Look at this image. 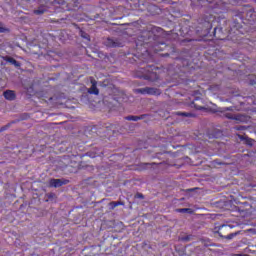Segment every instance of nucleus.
Listing matches in <instances>:
<instances>
[{
	"instance_id": "obj_1",
	"label": "nucleus",
	"mask_w": 256,
	"mask_h": 256,
	"mask_svg": "<svg viewBox=\"0 0 256 256\" xmlns=\"http://www.w3.org/2000/svg\"><path fill=\"white\" fill-rule=\"evenodd\" d=\"M155 33L161 35L163 33V29L161 27L152 26L149 31L143 32L140 36V40H142L141 45L146 49L145 53H160V57L178 59V57L175 56V53H177L175 46L160 41L159 35Z\"/></svg>"
},
{
	"instance_id": "obj_2",
	"label": "nucleus",
	"mask_w": 256,
	"mask_h": 256,
	"mask_svg": "<svg viewBox=\"0 0 256 256\" xmlns=\"http://www.w3.org/2000/svg\"><path fill=\"white\" fill-rule=\"evenodd\" d=\"M159 68L153 65H147L140 68L134 74L137 79H145V81H159Z\"/></svg>"
},
{
	"instance_id": "obj_3",
	"label": "nucleus",
	"mask_w": 256,
	"mask_h": 256,
	"mask_svg": "<svg viewBox=\"0 0 256 256\" xmlns=\"http://www.w3.org/2000/svg\"><path fill=\"white\" fill-rule=\"evenodd\" d=\"M230 227L229 225H220V226H216L214 228V233H217V235H219V237H221V239H227L228 241H231V239H234V237H237V235H239V232H234V233H230L225 235V233H227V231H230Z\"/></svg>"
},
{
	"instance_id": "obj_4",
	"label": "nucleus",
	"mask_w": 256,
	"mask_h": 256,
	"mask_svg": "<svg viewBox=\"0 0 256 256\" xmlns=\"http://www.w3.org/2000/svg\"><path fill=\"white\" fill-rule=\"evenodd\" d=\"M134 93L140 94V95H154L156 97H159L161 95V89L159 88H153V87H145V88H138L134 89Z\"/></svg>"
},
{
	"instance_id": "obj_5",
	"label": "nucleus",
	"mask_w": 256,
	"mask_h": 256,
	"mask_svg": "<svg viewBox=\"0 0 256 256\" xmlns=\"http://www.w3.org/2000/svg\"><path fill=\"white\" fill-rule=\"evenodd\" d=\"M240 21H243V17H246L249 23H256V12L255 10L243 11L239 16Z\"/></svg>"
},
{
	"instance_id": "obj_6",
	"label": "nucleus",
	"mask_w": 256,
	"mask_h": 256,
	"mask_svg": "<svg viewBox=\"0 0 256 256\" xmlns=\"http://www.w3.org/2000/svg\"><path fill=\"white\" fill-rule=\"evenodd\" d=\"M68 183H69L68 179H55V178H52L49 181L50 187H54L55 189H57L59 187H63V185H68Z\"/></svg>"
},
{
	"instance_id": "obj_7",
	"label": "nucleus",
	"mask_w": 256,
	"mask_h": 256,
	"mask_svg": "<svg viewBox=\"0 0 256 256\" xmlns=\"http://www.w3.org/2000/svg\"><path fill=\"white\" fill-rule=\"evenodd\" d=\"M49 7H51V2L46 1L45 4H41L37 9L33 11L34 15H43L47 13Z\"/></svg>"
},
{
	"instance_id": "obj_8",
	"label": "nucleus",
	"mask_w": 256,
	"mask_h": 256,
	"mask_svg": "<svg viewBox=\"0 0 256 256\" xmlns=\"http://www.w3.org/2000/svg\"><path fill=\"white\" fill-rule=\"evenodd\" d=\"M106 47H123V44L121 42H119V40L117 39H111V38H107L106 42H105Z\"/></svg>"
},
{
	"instance_id": "obj_9",
	"label": "nucleus",
	"mask_w": 256,
	"mask_h": 256,
	"mask_svg": "<svg viewBox=\"0 0 256 256\" xmlns=\"http://www.w3.org/2000/svg\"><path fill=\"white\" fill-rule=\"evenodd\" d=\"M4 99L7 101H15L17 99V94L13 90H6L3 92Z\"/></svg>"
},
{
	"instance_id": "obj_10",
	"label": "nucleus",
	"mask_w": 256,
	"mask_h": 256,
	"mask_svg": "<svg viewBox=\"0 0 256 256\" xmlns=\"http://www.w3.org/2000/svg\"><path fill=\"white\" fill-rule=\"evenodd\" d=\"M224 117L226 119H230L231 121H242L243 116L239 114H233L231 112L224 113Z\"/></svg>"
},
{
	"instance_id": "obj_11",
	"label": "nucleus",
	"mask_w": 256,
	"mask_h": 256,
	"mask_svg": "<svg viewBox=\"0 0 256 256\" xmlns=\"http://www.w3.org/2000/svg\"><path fill=\"white\" fill-rule=\"evenodd\" d=\"M4 61H6V63H10L11 65H14V67H16L17 69H19V67H21V63L17 60H15V58L11 57V56H5Z\"/></svg>"
},
{
	"instance_id": "obj_12",
	"label": "nucleus",
	"mask_w": 256,
	"mask_h": 256,
	"mask_svg": "<svg viewBox=\"0 0 256 256\" xmlns=\"http://www.w3.org/2000/svg\"><path fill=\"white\" fill-rule=\"evenodd\" d=\"M199 103H203V100L201 98H195L191 105L194 109H197V111H203L205 107L199 105Z\"/></svg>"
},
{
	"instance_id": "obj_13",
	"label": "nucleus",
	"mask_w": 256,
	"mask_h": 256,
	"mask_svg": "<svg viewBox=\"0 0 256 256\" xmlns=\"http://www.w3.org/2000/svg\"><path fill=\"white\" fill-rule=\"evenodd\" d=\"M237 137L240 141H244L245 145H249L250 147L253 146V139L249 138L248 136L238 134Z\"/></svg>"
},
{
	"instance_id": "obj_14",
	"label": "nucleus",
	"mask_w": 256,
	"mask_h": 256,
	"mask_svg": "<svg viewBox=\"0 0 256 256\" xmlns=\"http://www.w3.org/2000/svg\"><path fill=\"white\" fill-rule=\"evenodd\" d=\"M145 117H148V115L147 114H142L140 116L130 115V116H126L125 120L126 121H141V120L145 119Z\"/></svg>"
},
{
	"instance_id": "obj_15",
	"label": "nucleus",
	"mask_w": 256,
	"mask_h": 256,
	"mask_svg": "<svg viewBox=\"0 0 256 256\" xmlns=\"http://www.w3.org/2000/svg\"><path fill=\"white\" fill-rule=\"evenodd\" d=\"M55 3H58V5H62V9H64V11H71L73 9L69 6L67 0H55Z\"/></svg>"
},
{
	"instance_id": "obj_16",
	"label": "nucleus",
	"mask_w": 256,
	"mask_h": 256,
	"mask_svg": "<svg viewBox=\"0 0 256 256\" xmlns=\"http://www.w3.org/2000/svg\"><path fill=\"white\" fill-rule=\"evenodd\" d=\"M88 93H90V95H99V88H97V82H92V86L89 88Z\"/></svg>"
},
{
	"instance_id": "obj_17",
	"label": "nucleus",
	"mask_w": 256,
	"mask_h": 256,
	"mask_svg": "<svg viewBox=\"0 0 256 256\" xmlns=\"http://www.w3.org/2000/svg\"><path fill=\"white\" fill-rule=\"evenodd\" d=\"M176 115H178L179 117H190V118L197 117L195 113H191V112H176Z\"/></svg>"
},
{
	"instance_id": "obj_18",
	"label": "nucleus",
	"mask_w": 256,
	"mask_h": 256,
	"mask_svg": "<svg viewBox=\"0 0 256 256\" xmlns=\"http://www.w3.org/2000/svg\"><path fill=\"white\" fill-rule=\"evenodd\" d=\"M219 33H223V28H214V37L216 39H219L220 41H223V37H221V35H219Z\"/></svg>"
},
{
	"instance_id": "obj_19",
	"label": "nucleus",
	"mask_w": 256,
	"mask_h": 256,
	"mask_svg": "<svg viewBox=\"0 0 256 256\" xmlns=\"http://www.w3.org/2000/svg\"><path fill=\"white\" fill-rule=\"evenodd\" d=\"M119 205H125L123 201H112L109 203L110 209H115V207H119Z\"/></svg>"
},
{
	"instance_id": "obj_20",
	"label": "nucleus",
	"mask_w": 256,
	"mask_h": 256,
	"mask_svg": "<svg viewBox=\"0 0 256 256\" xmlns=\"http://www.w3.org/2000/svg\"><path fill=\"white\" fill-rule=\"evenodd\" d=\"M204 27H205L206 33H210L211 29H213V25L209 21L204 22Z\"/></svg>"
},
{
	"instance_id": "obj_21",
	"label": "nucleus",
	"mask_w": 256,
	"mask_h": 256,
	"mask_svg": "<svg viewBox=\"0 0 256 256\" xmlns=\"http://www.w3.org/2000/svg\"><path fill=\"white\" fill-rule=\"evenodd\" d=\"M146 9H147L148 13H150V15H155V13L151 12V11H157V6H155V5H148L146 7Z\"/></svg>"
},
{
	"instance_id": "obj_22",
	"label": "nucleus",
	"mask_w": 256,
	"mask_h": 256,
	"mask_svg": "<svg viewBox=\"0 0 256 256\" xmlns=\"http://www.w3.org/2000/svg\"><path fill=\"white\" fill-rule=\"evenodd\" d=\"M193 235H187V236H182L179 238V241H184L187 243V241H191Z\"/></svg>"
},
{
	"instance_id": "obj_23",
	"label": "nucleus",
	"mask_w": 256,
	"mask_h": 256,
	"mask_svg": "<svg viewBox=\"0 0 256 256\" xmlns=\"http://www.w3.org/2000/svg\"><path fill=\"white\" fill-rule=\"evenodd\" d=\"M0 33H9V28L5 27L3 23L0 22Z\"/></svg>"
},
{
	"instance_id": "obj_24",
	"label": "nucleus",
	"mask_w": 256,
	"mask_h": 256,
	"mask_svg": "<svg viewBox=\"0 0 256 256\" xmlns=\"http://www.w3.org/2000/svg\"><path fill=\"white\" fill-rule=\"evenodd\" d=\"M11 127V123H8L7 125L0 128V133H3V131H7Z\"/></svg>"
},
{
	"instance_id": "obj_25",
	"label": "nucleus",
	"mask_w": 256,
	"mask_h": 256,
	"mask_svg": "<svg viewBox=\"0 0 256 256\" xmlns=\"http://www.w3.org/2000/svg\"><path fill=\"white\" fill-rule=\"evenodd\" d=\"M189 211H191V209H189V208H180L177 210L178 213H187Z\"/></svg>"
},
{
	"instance_id": "obj_26",
	"label": "nucleus",
	"mask_w": 256,
	"mask_h": 256,
	"mask_svg": "<svg viewBox=\"0 0 256 256\" xmlns=\"http://www.w3.org/2000/svg\"><path fill=\"white\" fill-rule=\"evenodd\" d=\"M135 199H145V196L141 193H136L135 194Z\"/></svg>"
},
{
	"instance_id": "obj_27",
	"label": "nucleus",
	"mask_w": 256,
	"mask_h": 256,
	"mask_svg": "<svg viewBox=\"0 0 256 256\" xmlns=\"http://www.w3.org/2000/svg\"><path fill=\"white\" fill-rule=\"evenodd\" d=\"M235 129H236V131H245V129H247V127H245V126H236Z\"/></svg>"
},
{
	"instance_id": "obj_28",
	"label": "nucleus",
	"mask_w": 256,
	"mask_h": 256,
	"mask_svg": "<svg viewBox=\"0 0 256 256\" xmlns=\"http://www.w3.org/2000/svg\"><path fill=\"white\" fill-rule=\"evenodd\" d=\"M182 63H183V66H189V60L187 59H182Z\"/></svg>"
},
{
	"instance_id": "obj_29",
	"label": "nucleus",
	"mask_w": 256,
	"mask_h": 256,
	"mask_svg": "<svg viewBox=\"0 0 256 256\" xmlns=\"http://www.w3.org/2000/svg\"><path fill=\"white\" fill-rule=\"evenodd\" d=\"M208 3H218L217 0H206Z\"/></svg>"
},
{
	"instance_id": "obj_30",
	"label": "nucleus",
	"mask_w": 256,
	"mask_h": 256,
	"mask_svg": "<svg viewBox=\"0 0 256 256\" xmlns=\"http://www.w3.org/2000/svg\"><path fill=\"white\" fill-rule=\"evenodd\" d=\"M82 37H83L84 39H89V35L83 34V32H82Z\"/></svg>"
},
{
	"instance_id": "obj_31",
	"label": "nucleus",
	"mask_w": 256,
	"mask_h": 256,
	"mask_svg": "<svg viewBox=\"0 0 256 256\" xmlns=\"http://www.w3.org/2000/svg\"><path fill=\"white\" fill-rule=\"evenodd\" d=\"M143 165H144V167H147V165H155V163H152V164L145 163V164H143Z\"/></svg>"
},
{
	"instance_id": "obj_32",
	"label": "nucleus",
	"mask_w": 256,
	"mask_h": 256,
	"mask_svg": "<svg viewBox=\"0 0 256 256\" xmlns=\"http://www.w3.org/2000/svg\"><path fill=\"white\" fill-rule=\"evenodd\" d=\"M89 157L95 158V157H97V155L93 154V155H89Z\"/></svg>"
},
{
	"instance_id": "obj_33",
	"label": "nucleus",
	"mask_w": 256,
	"mask_h": 256,
	"mask_svg": "<svg viewBox=\"0 0 256 256\" xmlns=\"http://www.w3.org/2000/svg\"><path fill=\"white\" fill-rule=\"evenodd\" d=\"M237 256H249L247 254H238Z\"/></svg>"
},
{
	"instance_id": "obj_34",
	"label": "nucleus",
	"mask_w": 256,
	"mask_h": 256,
	"mask_svg": "<svg viewBox=\"0 0 256 256\" xmlns=\"http://www.w3.org/2000/svg\"><path fill=\"white\" fill-rule=\"evenodd\" d=\"M74 4L77 3V0H71Z\"/></svg>"
},
{
	"instance_id": "obj_35",
	"label": "nucleus",
	"mask_w": 256,
	"mask_h": 256,
	"mask_svg": "<svg viewBox=\"0 0 256 256\" xmlns=\"http://www.w3.org/2000/svg\"><path fill=\"white\" fill-rule=\"evenodd\" d=\"M155 1H167V0H155Z\"/></svg>"
},
{
	"instance_id": "obj_36",
	"label": "nucleus",
	"mask_w": 256,
	"mask_h": 256,
	"mask_svg": "<svg viewBox=\"0 0 256 256\" xmlns=\"http://www.w3.org/2000/svg\"><path fill=\"white\" fill-rule=\"evenodd\" d=\"M141 57H142V59H143V57H145V54H142V56H141Z\"/></svg>"
},
{
	"instance_id": "obj_37",
	"label": "nucleus",
	"mask_w": 256,
	"mask_h": 256,
	"mask_svg": "<svg viewBox=\"0 0 256 256\" xmlns=\"http://www.w3.org/2000/svg\"><path fill=\"white\" fill-rule=\"evenodd\" d=\"M74 7H77V4H74Z\"/></svg>"
}]
</instances>
